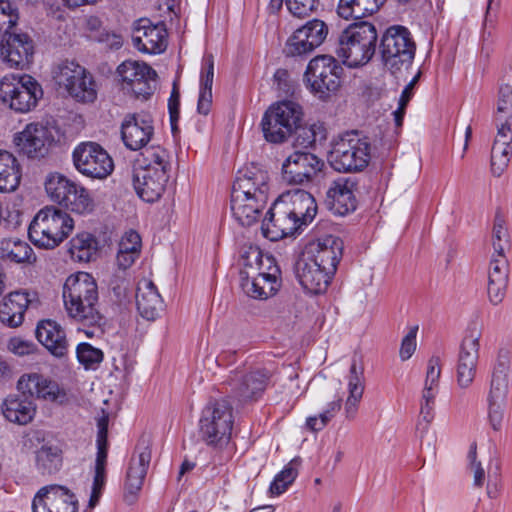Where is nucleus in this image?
I'll list each match as a JSON object with an SVG mask.
<instances>
[{
    "mask_svg": "<svg viewBox=\"0 0 512 512\" xmlns=\"http://www.w3.org/2000/svg\"><path fill=\"white\" fill-rule=\"evenodd\" d=\"M268 174L255 167L238 171L231 192V212L242 226L258 221L268 201Z\"/></svg>",
    "mask_w": 512,
    "mask_h": 512,
    "instance_id": "obj_1",
    "label": "nucleus"
},
{
    "mask_svg": "<svg viewBox=\"0 0 512 512\" xmlns=\"http://www.w3.org/2000/svg\"><path fill=\"white\" fill-rule=\"evenodd\" d=\"M62 297L69 318L80 324L99 321L98 287L89 273L70 275L64 283Z\"/></svg>",
    "mask_w": 512,
    "mask_h": 512,
    "instance_id": "obj_2",
    "label": "nucleus"
},
{
    "mask_svg": "<svg viewBox=\"0 0 512 512\" xmlns=\"http://www.w3.org/2000/svg\"><path fill=\"white\" fill-rule=\"evenodd\" d=\"M74 221L71 216L54 206H46L38 211L29 225L31 242L45 249H53L72 232Z\"/></svg>",
    "mask_w": 512,
    "mask_h": 512,
    "instance_id": "obj_3",
    "label": "nucleus"
},
{
    "mask_svg": "<svg viewBox=\"0 0 512 512\" xmlns=\"http://www.w3.org/2000/svg\"><path fill=\"white\" fill-rule=\"evenodd\" d=\"M233 408L227 400L208 403L199 419L200 439L215 451L225 450L231 441Z\"/></svg>",
    "mask_w": 512,
    "mask_h": 512,
    "instance_id": "obj_4",
    "label": "nucleus"
},
{
    "mask_svg": "<svg viewBox=\"0 0 512 512\" xmlns=\"http://www.w3.org/2000/svg\"><path fill=\"white\" fill-rule=\"evenodd\" d=\"M377 39L378 34L373 24H352L339 37L337 55L349 67L364 65L373 57Z\"/></svg>",
    "mask_w": 512,
    "mask_h": 512,
    "instance_id": "obj_5",
    "label": "nucleus"
},
{
    "mask_svg": "<svg viewBox=\"0 0 512 512\" xmlns=\"http://www.w3.org/2000/svg\"><path fill=\"white\" fill-rule=\"evenodd\" d=\"M384 66L395 76L408 71L416 53V43L408 28L400 25L389 27L381 39Z\"/></svg>",
    "mask_w": 512,
    "mask_h": 512,
    "instance_id": "obj_6",
    "label": "nucleus"
},
{
    "mask_svg": "<svg viewBox=\"0 0 512 512\" xmlns=\"http://www.w3.org/2000/svg\"><path fill=\"white\" fill-rule=\"evenodd\" d=\"M328 161L338 172H360L370 161V143L357 132H349L336 139Z\"/></svg>",
    "mask_w": 512,
    "mask_h": 512,
    "instance_id": "obj_7",
    "label": "nucleus"
},
{
    "mask_svg": "<svg viewBox=\"0 0 512 512\" xmlns=\"http://www.w3.org/2000/svg\"><path fill=\"white\" fill-rule=\"evenodd\" d=\"M301 106L291 100L277 102L269 107L262 118L264 137L271 143H282L300 126Z\"/></svg>",
    "mask_w": 512,
    "mask_h": 512,
    "instance_id": "obj_8",
    "label": "nucleus"
},
{
    "mask_svg": "<svg viewBox=\"0 0 512 512\" xmlns=\"http://www.w3.org/2000/svg\"><path fill=\"white\" fill-rule=\"evenodd\" d=\"M45 190L53 202L72 212L85 214L93 209V201L87 189L62 174L48 175Z\"/></svg>",
    "mask_w": 512,
    "mask_h": 512,
    "instance_id": "obj_9",
    "label": "nucleus"
},
{
    "mask_svg": "<svg viewBox=\"0 0 512 512\" xmlns=\"http://www.w3.org/2000/svg\"><path fill=\"white\" fill-rule=\"evenodd\" d=\"M53 78L78 102L92 103L97 98V85L92 75L73 61L60 63L53 71Z\"/></svg>",
    "mask_w": 512,
    "mask_h": 512,
    "instance_id": "obj_10",
    "label": "nucleus"
},
{
    "mask_svg": "<svg viewBox=\"0 0 512 512\" xmlns=\"http://www.w3.org/2000/svg\"><path fill=\"white\" fill-rule=\"evenodd\" d=\"M482 330L481 323H470L460 344L455 378L457 386L462 390L470 388L476 378Z\"/></svg>",
    "mask_w": 512,
    "mask_h": 512,
    "instance_id": "obj_11",
    "label": "nucleus"
},
{
    "mask_svg": "<svg viewBox=\"0 0 512 512\" xmlns=\"http://www.w3.org/2000/svg\"><path fill=\"white\" fill-rule=\"evenodd\" d=\"M343 68L332 56L319 55L310 60L305 79L310 91L319 98H326L340 87Z\"/></svg>",
    "mask_w": 512,
    "mask_h": 512,
    "instance_id": "obj_12",
    "label": "nucleus"
},
{
    "mask_svg": "<svg viewBox=\"0 0 512 512\" xmlns=\"http://www.w3.org/2000/svg\"><path fill=\"white\" fill-rule=\"evenodd\" d=\"M272 371L265 367H238L231 371L227 384L230 387L231 396L239 402L257 400L266 389Z\"/></svg>",
    "mask_w": 512,
    "mask_h": 512,
    "instance_id": "obj_13",
    "label": "nucleus"
},
{
    "mask_svg": "<svg viewBox=\"0 0 512 512\" xmlns=\"http://www.w3.org/2000/svg\"><path fill=\"white\" fill-rule=\"evenodd\" d=\"M73 164L82 175L94 179L108 177L114 163L107 151L95 142H82L78 144L72 153Z\"/></svg>",
    "mask_w": 512,
    "mask_h": 512,
    "instance_id": "obj_14",
    "label": "nucleus"
},
{
    "mask_svg": "<svg viewBox=\"0 0 512 512\" xmlns=\"http://www.w3.org/2000/svg\"><path fill=\"white\" fill-rule=\"evenodd\" d=\"M54 141L52 128L39 122L27 124L13 138V142L19 152L28 158H42L46 156Z\"/></svg>",
    "mask_w": 512,
    "mask_h": 512,
    "instance_id": "obj_15",
    "label": "nucleus"
},
{
    "mask_svg": "<svg viewBox=\"0 0 512 512\" xmlns=\"http://www.w3.org/2000/svg\"><path fill=\"white\" fill-rule=\"evenodd\" d=\"M279 269L275 265L273 257L266 258V268L257 271H240L241 286L243 291L255 299H267L273 296L279 286Z\"/></svg>",
    "mask_w": 512,
    "mask_h": 512,
    "instance_id": "obj_16",
    "label": "nucleus"
},
{
    "mask_svg": "<svg viewBox=\"0 0 512 512\" xmlns=\"http://www.w3.org/2000/svg\"><path fill=\"white\" fill-rule=\"evenodd\" d=\"M117 73L122 89L127 93L143 98L152 94V82L155 81L156 72L146 63L124 61L118 66Z\"/></svg>",
    "mask_w": 512,
    "mask_h": 512,
    "instance_id": "obj_17",
    "label": "nucleus"
},
{
    "mask_svg": "<svg viewBox=\"0 0 512 512\" xmlns=\"http://www.w3.org/2000/svg\"><path fill=\"white\" fill-rule=\"evenodd\" d=\"M18 391L32 398L63 405L68 402V393L64 387L38 373L22 375L17 382Z\"/></svg>",
    "mask_w": 512,
    "mask_h": 512,
    "instance_id": "obj_18",
    "label": "nucleus"
},
{
    "mask_svg": "<svg viewBox=\"0 0 512 512\" xmlns=\"http://www.w3.org/2000/svg\"><path fill=\"white\" fill-rule=\"evenodd\" d=\"M32 512H78V499L65 486L47 485L35 494Z\"/></svg>",
    "mask_w": 512,
    "mask_h": 512,
    "instance_id": "obj_19",
    "label": "nucleus"
},
{
    "mask_svg": "<svg viewBox=\"0 0 512 512\" xmlns=\"http://www.w3.org/2000/svg\"><path fill=\"white\" fill-rule=\"evenodd\" d=\"M327 34L328 27L322 20H310L289 37L285 46V53L288 56L310 53L324 42Z\"/></svg>",
    "mask_w": 512,
    "mask_h": 512,
    "instance_id": "obj_20",
    "label": "nucleus"
},
{
    "mask_svg": "<svg viewBox=\"0 0 512 512\" xmlns=\"http://www.w3.org/2000/svg\"><path fill=\"white\" fill-rule=\"evenodd\" d=\"M323 166L324 162L315 154L294 151L282 164V176L290 184H303L311 181Z\"/></svg>",
    "mask_w": 512,
    "mask_h": 512,
    "instance_id": "obj_21",
    "label": "nucleus"
},
{
    "mask_svg": "<svg viewBox=\"0 0 512 512\" xmlns=\"http://www.w3.org/2000/svg\"><path fill=\"white\" fill-rule=\"evenodd\" d=\"M301 227L279 196L262 221L261 230L265 238L277 241L293 235Z\"/></svg>",
    "mask_w": 512,
    "mask_h": 512,
    "instance_id": "obj_22",
    "label": "nucleus"
},
{
    "mask_svg": "<svg viewBox=\"0 0 512 512\" xmlns=\"http://www.w3.org/2000/svg\"><path fill=\"white\" fill-rule=\"evenodd\" d=\"M167 30L163 23L153 24L149 19H139L134 26L132 43L140 52L160 54L167 47Z\"/></svg>",
    "mask_w": 512,
    "mask_h": 512,
    "instance_id": "obj_23",
    "label": "nucleus"
},
{
    "mask_svg": "<svg viewBox=\"0 0 512 512\" xmlns=\"http://www.w3.org/2000/svg\"><path fill=\"white\" fill-rule=\"evenodd\" d=\"M34 54L32 39L25 33H8L0 42V56L10 68L24 69Z\"/></svg>",
    "mask_w": 512,
    "mask_h": 512,
    "instance_id": "obj_24",
    "label": "nucleus"
},
{
    "mask_svg": "<svg viewBox=\"0 0 512 512\" xmlns=\"http://www.w3.org/2000/svg\"><path fill=\"white\" fill-rule=\"evenodd\" d=\"M151 461V450L148 443H140L132 455L124 483V498L129 504L133 503L142 489L145 476Z\"/></svg>",
    "mask_w": 512,
    "mask_h": 512,
    "instance_id": "obj_25",
    "label": "nucleus"
},
{
    "mask_svg": "<svg viewBox=\"0 0 512 512\" xmlns=\"http://www.w3.org/2000/svg\"><path fill=\"white\" fill-rule=\"evenodd\" d=\"M343 243L335 236L328 235L309 242L303 251V255L313 262L325 268L328 273L335 275L337 266L342 257Z\"/></svg>",
    "mask_w": 512,
    "mask_h": 512,
    "instance_id": "obj_26",
    "label": "nucleus"
},
{
    "mask_svg": "<svg viewBox=\"0 0 512 512\" xmlns=\"http://www.w3.org/2000/svg\"><path fill=\"white\" fill-rule=\"evenodd\" d=\"M153 134L152 119L147 114L128 115L121 126L122 140L133 151L147 147Z\"/></svg>",
    "mask_w": 512,
    "mask_h": 512,
    "instance_id": "obj_27",
    "label": "nucleus"
},
{
    "mask_svg": "<svg viewBox=\"0 0 512 512\" xmlns=\"http://www.w3.org/2000/svg\"><path fill=\"white\" fill-rule=\"evenodd\" d=\"M168 178V173L163 169L135 168L133 186L143 201L152 203L162 196Z\"/></svg>",
    "mask_w": 512,
    "mask_h": 512,
    "instance_id": "obj_28",
    "label": "nucleus"
},
{
    "mask_svg": "<svg viewBox=\"0 0 512 512\" xmlns=\"http://www.w3.org/2000/svg\"><path fill=\"white\" fill-rule=\"evenodd\" d=\"M510 370V353L500 350L490 372L486 402L506 403L509 393Z\"/></svg>",
    "mask_w": 512,
    "mask_h": 512,
    "instance_id": "obj_29",
    "label": "nucleus"
},
{
    "mask_svg": "<svg viewBox=\"0 0 512 512\" xmlns=\"http://www.w3.org/2000/svg\"><path fill=\"white\" fill-rule=\"evenodd\" d=\"M356 182L349 177H339L334 180L326 193V202L330 210L344 216L356 209Z\"/></svg>",
    "mask_w": 512,
    "mask_h": 512,
    "instance_id": "obj_30",
    "label": "nucleus"
},
{
    "mask_svg": "<svg viewBox=\"0 0 512 512\" xmlns=\"http://www.w3.org/2000/svg\"><path fill=\"white\" fill-rule=\"evenodd\" d=\"M295 270L301 286L313 294L325 292L334 276L303 254L297 261Z\"/></svg>",
    "mask_w": 512,
    "mask_h": 512,
    "instance_id": "obj_31",
    "label": "nucleus"
},
{
    "mask_svg": "<svg viewBox=\"0 0 512 512\" xmlns=\"http://www.w3.org/2000/svg\"><path fill=\"white\" fill-rule=\"evenodd\" d=\"M35 294L27 291H14L3 298L0 303V320L3 324L15 328L24 321L26 310L34 305Z\"/></svg>",
    "mask_w": 512,
    "mask_h": 512,
    "instance_id": "obj_32",
    "label": "nucleus"
},
{
    "mask_svg": "<svg viewBox=\"0 0 512 512\" xmlns=\"http://www.w3.org/2000/svg\"><path fill=\"white\" fill-rule=\"evenodd\" d=\"M509 281V264L506 256H492L488 269L487 296L493 306L505 298Z\"/></svg>",
    "mask_w": 512,
    "mask_h": 512,
    "instance_id": "obj_33",
    "label": "nucleus"
},
{
    "mask_svg": "<svg viewBox=\"0 0 512 512\" xmlns=\"http://www.w3.org/2000/svg\"><path fill=\"white\" fill-rule=\"evenodd\" d=\"M136 306L139 314L148 321H154L160 316L164 303L152 280L143 278L138 282Z\"/></svg>",
    "mask_w": 512,
    "mask_h": 512,
    "instance_id": "obj_34",
    "label": "nucleus"
},
{
    "mask_svg": "<svg viewBox=\"0 0 512 512\" xmlns=\"http://www.w3.org/2000/svg\"><path fill=\"white\" fill-rule=\"evenodd\" d=\"M292 216L301 226L310 223L317 213V204L314 197L307 191L295 189L280 195Z\"/></svg>",
    "mask_w": 512,
    "mask_h": 512,
    "instance_id": "obj_35",
    "label": "nucleus"
},
{
    "mask_svg": "<svg viewBox=\"0 0 512 512\" xmlns=\"http://www.w3.org/2000/svg\"><path fill=\"white\" fill-rule=\"evenodd\" d=\"M36 337L54 356L66 354L68 343L62 327L52 320L41 321L36 328Z\"/></svg>",
    "mask_w": 512,
    "mask_h": 512,
    "instance_id": "obj_36",
    "label": "nucleus"
},
{
    "mask_svg": "<svg viewBox=\"0 0 512 512\" xmlns=\"http://www.w3.org/2000/svg\"><path fill=\"white\" fill-rule=\"evenodd\" d=\"M26 395H9L1 405V411L6 420L11 423L25 425L35 416L36 405Z\"/></svg>",
    "mask_w": 512,
    "mask_h": 512,
    "instance_id": "obj_37",
    "label": "nucleus"
},
{
    "mask_svg": "<svg viewBox=\"0 0 512 512\" xmlns=\"http://www.w3.org/2000/svg\"><path fill=\"white\" fill-rule=\"evenodd\" d=\"M347 388L348 396L344 404V412L346 418L352 420L357 415L365 389L364 369L356 360H353L350 366Z\"/></svg>",
    "mask_w": 512,
    "mask_h": 512,
    "instance_id": "obj_38",
    "label": "nucleus"
},
{
    "mask_svg": "<svg viewBox=\"0 0 512 512\" xmlns=\"http://www.w3.org/2000/svg\"><path fill=\"white\" fill-rule=\"evenodd\" d=\"M0 260L15 264H32L36 255L32 247L17 237L0 239Z\"/></svg>",
    "mask_w": 512,
    "mask_h": 512,
    "instance_id": "obj_39",
    "label": "nucleus"
},
{
    "mask_svg": "<svg viewBox=\"0 0 512 512\" xmlns=\"http://www.w3.org/2000/svg\"><path fill=\"white\" fill-rule=\"evenodd\" d=\"M214 79V58L211 54L203 58L200 77V90L197 103L199 114L208 115L212 107V86Z\"/></svg>",
    "mask_w": 512,
    "mask_h": 512,
    "instance_id": "obj_40",
    "label": "nucleus"
},
{
    "mask_svg": "<svg viewBox=\"0 0 512 512\" xmlns=\"http://www.w3.org/2000/svg\"><path fill=\"white\" fill-rule=\"evenodd\" d=\"M23 87L18 93L13 109L19 113H27L34 109L43 96L41 85L30 75H22Z\"/></svg>",
    "mask_w": 512,
    "mask_h": 512,
    "instance_id": "obj_41",
    "label": "nucleus"
},
{
    "mask_svg": "<svg viewBox=\"0 0 512 512\" xmlns=\"http://www.w3.org/2000/svg\"><path fill=\"white\" fill-rule=\"evenodd\" d=\"M21 180L18 160L8 151L0 150V192H12Z\"/></svg>",
    "mask_w": 512,
    "mask_h": 512,
    "instance_id": "obj_42",
    "label": "nucleus"
},
{
    "mask_svg": "<svg viewBox=\"0 0 512 512\" xmlns=\"http://www.w3.org/2000/svg\"><path fill=\"white\" fill-rule=\"evenodd\" d=\"M386 0H339L337 13L346 20L360 19L376 13Z\"/></svg>",
    "mask_w": 512,
    "mask_h": 512,
    "instance_id": "obj_43",
    "label": "nucleus"
},
{
    "mask_svg": "<svg viewBox=\"0 0 512 512\" xmlns=\"http://www.w3.org/2000/svg\"><path fill=\"white\" fill-rule=\"evenodd\" d=\"M141 246V237L136 231L130 230L125 232L119 241L116 256L119 268L125 270L131 267L140 255Z\"/></svg>",
    "mask_w": 512,
    "mask_h": 512,
    "instance_id": "obj_44",
    "label": "nucleus"
},
{
    "mask_svg": "<svg viewBox=\"0 0 512 512\" xmlns=\"http://www.w3.org/2000/svg\"><path fill=\"white\" fill-rule=\"evenodd\" d=\"M71 257L79 262H89L97 252V241L89 233H80L70 241Z\"/></svg>",
    "mask_w": 512,
    "mask_h": 512,
    "instance_id": "obj_45",
    "label": "nucleus"
},
{
    "mask_svg": "<svg viewBox=\"0 0 512 512\" xmlns=\"http://www.w3.org/2000/svg\"><path fill=\"white\" fill-rule=\"evenodd\" d=\"M141 157L142 165L138 168L163 169L166 173L170 170L169 152L159 145L145 147Z\"/></svg>",
    "mask_w": 512,
    "mask_h": 512,
    "instance_id": "obj_46",
    "label": "nucleus"
},
{
    "mask_svg": "<svg viewBox=\"0 0 512 512\" xmlns=\"http://www.w3.org/2000/svg\"><path fill=\"white\" fill-rule=\"evenodd\" d=\"M62 463L61 451L56 446L43 445L36 452V465L42 473L56 472Z\"/></svg>",
    "mask_w": 512,
    "mask_h": 512,
    "instance_id": "obj_47",
    "label": "nucleus"
},
{
    "mask_svg": "<svg viewBox=\"0 0 512 512\" xmlns=\"http://www.w3.org/2000/svg\"><path fill=\"white\" fill-rule=\"evenodd\" d=\"M23 87L22 75L7 74L0 80V101L13 109L15 99Z\"/></svg>",
    "mask_w": 512,
    "mask_h": 512,
    "instance_id": "obj_48",
    "label": "nucleus"
},
{
    "mask_svg": "<svg viewBox=\"0 0 512 512\" xmlns=\"http://www.w3.org/2000/svg\"><path fill=\"white\" fill-rule=\"evenodd\" d=\"M297 466L298 461L293 459L274 477L270 485V492L273 495H281L294 482L298 475Z\"/></svg>",
    "mask_w": 512,
    "mask_h": 512,
    "instance_id": "obj_49",
    "label": "nucleus"
},
{
    "mask_svg": "<svg viewBox=\"0 0 512 512\" xmlns=\"http://www.w3.org/2000/svg\"><path fill=\"white\" fill-rule=\"evenodd\" d=\"M97 456L95 462L96 469H106V461H107V450H108V416L103 415L98 419L97 422Z\"/></svg>",
    "mask_w": 512,
    "mask_h": 512,
    "instance_id": "obj_50",
    "label": "nucleus"
},
{
    "mask_svg": "<svg viewBox=\"0 0 512 512\" xmlns=\"http://www.w3.org/2000/svg\"><path fill=\"white\" fill-rule=\"evenodd\" d=\"M512 156V146L506 143L493 145L491 151V171L494 176L500 177L510 162Z\"/></svg>",
    "mask_w": 512,
    "mask_h": 512,
    "instance_id": "obj_51",
    "label": "nucleus"
},
{
    "mask_svg": "<svg viewBox=\"0 0 512 512\" xmlns=\"http://www.w3.org/2000/svg\"><path fill=\"white\" fill-rule=\"evenodd\" d=\"M492 246L494 253L492 256H506V251L510 247L508 230L504 221L497 217L492 230Z\"/></svg>",
    "mask_w": 512,
    "mask_h": 512,
    "instance_id": "obj_52",
    "label": "nucleus"
},
{
    "mask_svg": "<svg viewBox=\"0 0 512 512\" xmlns=\"http://www.w3.org/2000/svg\"><path fill=\"white\" fill-rule=\"evenodd\" d=\"M19 20L18 9L9 0H0V35H7Z\"/></svg>",
    "mask_w": 512,
    "mask_h": 512,
    "instance_id": "obj_53",
    "label": "nucleus"
},
{
    "mask_svg": "<svg viewBox=\"0 0 512 512\" xmlns=\"http://www.w3.org/2000/svg\"><path fill=\"white\" fill-rule=\"evenodd\" d=\"M76 355L79 362L86 368H90L101 363L104 356L102 350L85 342L77 345Z\"/></svg>",
    "mask_w": 512,
    "mask_h": 512,
    "instance_id": "obj_54",
    "label": "nucleus"
},
{
    "mask_svg": "<svg viewBox=\"0 0 512 512\" xmlns=\"http://www.w3.org/2000/svg\"><path fill=\"white\" fill-rule=\"evenodd\" d=\"M326 139V129L322 124H312L301 130L297 136V143L305 148L311 147L317 141Z\"/></svg>",
    "mask_w": 512,
    "mask_h": 512,
    "instance_id": "obj_55",
    "label": "nucleus"
},
{
    "mask_svg": "<svg viewBox=\"0 0 512 512\" xmlns=\"http://www.w3.org/2000/svg\"><path fill=\"white\" fill-rule=\"evenodd\" d=\"M512 115V86L502 84L497 95L496 117L510 118Z\"/></svg>",
    "mask_w": 512,
    "mask_h": 512,
    "instance_id": "obj_56",
    "label": "nucleus"
},
{
    "mask_svg": "<svg viewBox=\"0 0 512 512\" xmlns=\"http://www.w3.org/2000/svg\"><path fill=\"white\" fill-rule=\"evenodd\" d=\"M269 255H263L258 248H250L242 256V270L241 271H261L266 268V258Z\"/></svg>",
    "mask_w": 512,
    "mask_h": 512,
    "instance_id": "obj_57",
    "label": "nucleus"
},
{
    "mask_svg": "<svg viewBox=\"0 0 512 512\" xmlns=\"http://www.w3.org/2000/svg\"><path fill=\"white\" fill-rule=\"evenodd\" d=\"M285 4L293 16L304 18L316 10L319 0H285Z\"/></svg>",
    "mask_w": 512,
    "mask_h": 512,
    "instance_id": "obj_58",
    "label": "nucleus"
},
{
    "mask_svg": "<svg viewBox=\"0 0 512 512\" xmlns=\"http://www.w3.org/2000/svg\"><path fill=\"white\" fill-rule=\"evenodd\" d=\"M469 470L473 474V485L482 487L485 482V470L482 463L477 460L476 445L473 444L468 452Z\"/></svg>",
    "mask_w": 512,
    "mask_h": 512,
    "instance_id": "obj_59",
    "label": "nucleus"
},
{
    "mask_svg": "<svg viewBox=\"0 0 512 512\" xmlns=\"http://www.w3.org/2000/svg\"><path fill=\"white\" fill-rule=\"evenodd\" d=\"M505 405L503 402H487L488 421L494 431L502 428Z\"/></svg>",
    "mask_w": 512,
    "mask_h": 512,
    "instance_id": "obj_60",
    "label": "nucleus"
},
{
    "mask_svg": "<svg viewBox=\"0 0 512 512\" xmlns=\"http://www.w3.org/2000/svg\"><path fill=\"white\" fill-rule=\"evenodd\" d=\"M417 332L418 325L411 326L406 336L402 339L399 355L403 361L408 360L416 350Z\"/></svg>",
    "mask_w": 512,
    "mask_h": 512,
    "instance_id": "obj_61",
    "label": "nucleus"
},
{
    "mask_svg": "<svg viewBox=\"0 0 512 512\" xmlns=\"http://www.w3.org/2000/svg\"><path fill=\"white\" fill-rule=\"evenodd\" d=\"M441 375V361L438 356H432L427 363V371L424 386H439V378Z\"/></svg>",
    "mask_w": 512,
    "mask_h": 512,
    "instance_id": "obj_62",
    "label": "nucleus"
},
{
    "mask_svg": "<svg viewBox=\"0 0 512 512\" xmlns=\"http://www.w3.org/2000/svg\"><path fill=\"white\" fill-rule=\"evenodd\" d=\"M8 348L12 353L24 356L34 351V344L21 338H12L8 343Z\"/></svg>",
    "mask_w": 512,
    "mask_h": 512,
    "instance_id": "obj_63",
    "label": "nucleus"
},
{
    "mask_svg": "<svg viewBox=\"0 0 512 512\" xmlns=\"http://www.w3.org/2000/svg\"><path fill=\"white\" fill-rule=\"evenodd\" d=\"M329 423L326 416H323L322 413L316 416H309L306 419V427L312 432H318L323 430L326 425Z\"/></svg>",
    "mask_w": 512,
    "mask_h": 512,
    "instance_id": "obj_64",
    "label": "nucleus"
}]
</instances>
